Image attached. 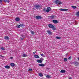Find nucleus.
<instances>
[{
	"label": "nucleus",
	"instance_id": "obj_36",
	"mask_svg": "<svg viewBox=\"0 0 79 79\" xmlns=\"http://www.w3.org/2000/svg\"><path fill=\"white\" fill-rule=\"evenodd\" d=\"M40 55L41 56H44V54H41Z\"/></svg>",
	"mask_w": 79,
	"mask_h": 79
},
{
	"label": "nucleus",
	"instance_id": "obj_31",
	"mask_svg": "<svg viewBox=\"0 0 79 79\" xmlns=\"http://www.w3.org/2000/svg\"><path fill=\"white\" fill-rule=\"evenodd\" d=\"M52 28V29L53 30V31H55V27H54V26H53V27Z\"/></svg>",
	"mask_w": 79,
	"mask_h": 79
},
{
	"label": "nucleus",
	"instance_id": "obj_5",
	"mask_svg": "<svg viewBox=\"0 0 79 79\" xmlns=\"http://www.w3.org/2000/svg\"><path fill=\"white\" fill-rule=\"evenodd\" d=\"M36 19H41L42 17L38 15L36 16Z\"/></svg>",
	"mask_w": 79,
	"mask_h": 79
},
{
	"label": "nucleus",
	"instance_id": "obj_37",
	"mask_svg": "<svg viewBox=\"0 0 79 79\" xmlns=\"http://www.w3.org/2000/svg\"><path fill=\"white\" fill-rule=\"evenodd\" d=\"M2 1H3V0H0V3H2Z\"/></svg>",
	"mask_w": 79,
	"mask_h": 79
},
{
	"label": "nucleus",
	"instance_id": "obj_18",
	"mask_svg": "<svg viewBox=\"0 0 79 79\" xmlns=\"http://www.w3.org/2000/svg\"><path fill=\"white\" fill-rule=\"evenodd\" d=\"M3 1H4V2H7L8 3H10V1H8L7 0H3Z\"/></svg>",
	"mask_w": 79,
	"mask_h": 79
},
{
	"label": "nucleus",
	"instance_id": "obj_22",
	"mask_svg": "<svg viewBox=\"0 0 79 79\" xmlns=\"http://www.w3.org/2000/svg\"><path fill=\"white\" fill-rule=\"evenodd\" d=\"M54 17L55 16L54 15H52L50 17V18H51V19H53Z\"/></svg>",
	"mask_w": 79,
	"mask_h": 79
},
{
	"label": "nucleus",
	"instance_id": "obj_19",
	"mask_svg": "<svg viewBox=\"0 0 79 79\" xmlns=\"http://www.w3.org/2000/svg\"><path fill=\"white\" fill-rule=\"evenodd\" d=\"M76 15L78 17H79V11L77 12L76 14Z\"/></svg>",
	"mask_w": 79,
	"mask_h": 79
},
{
	"label": "nucleus",
	"instance_id": "obj_42",
	"mask_svg": "<svg viewBox=\"0 0 79 79\" xmlns=\"http://www.w3.org/2000/svg\"><path fill=\"white\" fill-rule=\"evenodd\" d=\"M33 9H35V8H33Z\"/></svg>",
	"mask_w": 79,
	"mask_h": 79
},
{
	"label": "nucleus",
	"instance_id": "obj_32",
	"mask_svg": "<svg viewBox=\"0 0 79 79\" xmlns=\"http://www.w3.org/2000/svg\"><path fill=\"white\" fill-rule=\"evenodd\" d=\"M20 39H21V40H24V38H20Z\"/></svg>",
	"mask_w": 79,
	"mask_h": 79
},
{
	"label": "nucleus",
	"instance_id": "obj_26",
	"mask_svg": "<svg viewBox=\"0 0 79 79\" xmlns=\"http://www.w3.org/2000/svg\"><path fill=\"white\" fill-rule=\"evenodd\" d=\"M46 77L47 78H50V76L49 75H47L46 76Z\"/></svg>",
	"mask_w": 79,
	"mask_h": 79
},
{
	"label": "nucleus",
	"instance_id": "obj_14",
	"mask_svg": "<svg viewBox=\"0 0 79 79\" xmlns=\"http://www.w3.org/2000/svg\"><path fill=\"white\" fill-rule=\"evenodd\" d=\"M20 20V19L19 17H17L15 19V21H19Z\"/></svg>",
	"mask_w": 79,
	"mask_h": 79
},
{
	"label": "nucleus",
	"instance_id": "obj_11",
	"mask_svg": "<svg viewBox=\"0 0 79 79\" xmlns=\"http://www.w3.org/2000/svg\"><path fill=\"white\" fill-rule=\"evenodd\" d=\"M53 25L52 24H49L48 25V26L50 28H52L53 27Z\"/></svg>",
	"mask_w": 79,
	"mask_h": 79
},
{
	"label": "nucleus",
	"instance_id": "obj_41",
	"mask_svg": "<svg viewBox=\"0 0 79 79\" xmlns=\"http://www.w3.org/2000/svg\"><path fill=\"white\" fill-rule=\"evenodd\" d=\"M78 60H79V57L78 58Z\"/></svg>",
	"mask_w": 79,
	"mask_h": 79
},
{
	"label": "nucleus",
	"instance_id": "obj_35",
	"mask_svg": "<svg viewBox=\"0 0 79 79\" xmlns=\"http://www.w3.org/2000/svg\"><path fill=\"white\" fill-rule=\"evenodd\" d=\"M29 71H32V70L31 69H29Z\"/></svg>",
	"mask_w": 79,
	"mask_h": 79
},
{
	"label": "nucleus",
	"instance_id": "obj_39",
	"mask_svg": "<svg viewBox=\"0 0 79 79\" xmlns=\"http://www.w3.org/2000/svg\"><path fill=\"white\" fill-rule=\"evenodd\" d=\"M10 59H13V57H10Z\"/></svg>",
	"mask_w": 79,
	"mask_h": 79
},
{
	"label": "nucleus",
	"instance_id": "obj_23",
	"mask_svg": "<svg viewBox=\"0 0 79 79\" xmlns=\"http://www.w3.org/2000/svg\"><path fill=\"white\" fill-rule=\"evenodd\" d=\"M39 75L40 76V77H42V76H43V74H42V73H40L39 74Z\"/></svg>",
	"mask_w": 79,
	"mask_h": 79
},
{
	"label": "nucleus",
	"instance_id": "obj_24",
	"mask_svg": "<svg viewBox=\"0 0 79 79\" xmlns=\"http://www.w3.org/2000/svg\"><path fill=\"white\" fill-rule=\"evenodd\" d=\"M31 34H32V35H33L35 33L34 31H31Z\"/></svg>",
	"mask_w": 79,
	"mask_h": 79
},
{
	"label": "nucleus",
	"instance_id": "obj_27",
	"mask_svg": "<svg viewBox=\"0 0 79 79\" xmlns=\"http://www.w3.org/2000/svg\"><path fill=\"white\" fill-rule=\"evenodd\" d=\"M20 27H21V26H20V25H17V27L18 28H19Z\"/></svg>",
	"mask_w": 79,
	"mask_h": 79
},
{
	"label": "nucleus",
	"instance_id": "obj_43",
	"mask_svg": "<svg viewBox=\"0 0 79 79\" xmlns=\"http://www.w3.org/2000/svg\"><path fill=\"white\" fill-rule=\"evenodd\" d=\"M43 10L44 11L45 10V9H44Z\"/></svg>",
	"mask_w": 79,
	"mask_h": 79
},
{
	"label": "nucleus",
	"instance_id": "obj_2",
	"mask_svg": "<svg viewBox=\"0 0 79 79\" xmlns=\"http://www.w3.org/2000/svg\"><path fill=\"white\" fill-rule=\"evenodd\" d=\"M34 7H35V8H36V9H40V8H41L40 6L37 4H36L35 5Z\"/></svg>",
	"mask_w": 79,
	"mask_h": 79
},
{
	"label": "nucleus",
	"instance_id": "obj_38",
	"mask_svg": "<svg viewBox=\"0 0 79 79\" xmlns=\"http://www.w3.org/2000/svg\"><path fill=\"white\" fill-rule=\"evenodd\" d=\"M35 53H36V52H33V54H35Z\"/></svg>",
	"mask_w": 79,
	"mask_h": 79
},
{
	"label": "nucleus",
	"instance_id": "obj_10",
	"mask_svg": "<svg viewBox=\"0 0 79 79\" xmlns=\"http://www.w3.org/2000/svg\"><path fill=\"white\" fill-rule=\"evenodd\" d=\"M60 73H66V71H65V70L62 69L60 71Z\"/></svg>",
	"mask_w": 79,
	"mask_h": 79
},
{
	"label": "nucleus",
	"instance_id": "obj_20",
	"mask_svg": "<svg viewBox=\"0 0 79 79\" xmlns=\"http://www.w3.org/2000/svg\"><path fill=\"white\" fill-rule=\"evenodd\" d=\"M71 7L72 8H73L74 9H76V8H77V7H76V6H72Z\"/></svg>",
	"mask_w": 79,
	"mask_h": 79
},
{
	"label": "nucleus",
	"instance_id": "obj_9",
	"mask_svg": "<svg viewBox=\"0 0 79 79\" xmlns=\"http://www.w3.org/2000/svg\"><path fill=\"white\" fill-rule=\"evenodd\" d=\"M60 11H68V9H60Z\"/></svg>",
	"mask_w": 79,
	"mask_h": 79
},
{
	"label": "nucleus",
	"instance_id": "obj_8",
	"mask_svg": "<svg viewBox=\"0 0 79 79\" xmlns=\"http://www.w3.org/2000/svg\"><path fill=\"white\" fill-rule=\"evenodd\" d=\"M47 32H48V34L49 35H52V33L51 32V31L50 30H48L47 31Z\"/></svg>",
	"mask_w": 79,
	"mask_h": 79
},
{
	"label": "nucleus",
	"instance_id": "obj_28",
	"mask_svg": "<svg viewBox=\"0 0 79 79\" xmlns=\"http://www.w3.org/2000/svg\"><path fill=\"white\" fill-rule=\"evenodd\" d=\"M1 48L2 50H5V49L4 48H3V47H1Z\"/></svg>",
	"mask_w": 79,
	"mask_h": 79
},
{
	"label": "nucleus",
	"instance_id": "obj_34",
	"mask_svg": "<svg viewBox=\"0 0 79 79\" xmlns=\"http://www.w3.org/2000/svg\"><path fill=\"white\" fill-rule=\"evenodd\" d=\"M0 56H1V57H2V58H3L4 57V56H2L1 55H0Z\"/></svg>",
	"mask_w": 79,
	"mask_h": 79
},
{
	"label": "nucleus",
	"instance_id": "obj_1",
	"mask_svg": "<svg viewBox=\"0 0 79 79\" xmlns=\"http://www.w3.org/2000/svg\"><path fill=\"white\" fill-rule=\"evenodd\" d=\"M55 3H56V4L57 5H61L62 4V2H61L59 0H56L55 1Z\"/></svg>",
	"mask_w": 79,
	"mask_h": 79
},
{
	"label": "nucleus",
	"instance_id": "obj_44",
	"mask_svg": "<svg viewBox=\"0 0 79 79\" xmlns=\"http://www.w3.org/2000/svg\"><path fill=\"white\" fill-rule=\"evenodd\" d=\"M1 42V41H0V43Z\"/></svg>",
	"mask_w": 79,
	"mask_h": 79
},
{
	"label": "nucleus",
	"instance_id": "obj_21",
	"mask_svg": "<svg viewBox=\"0 0 79 79\" xmlns=\"http://www.w3.org/2000/svg\"><path fill=\"white\" fill-rule=\"evenodd\" d=\"M22 56H23V57H26V56H27V55L25 54H23V55Z\"/></svg>",
	"mask_w": 79,
	"mask_h": 79
},
{
	"label": "nucleus",
	"instance_id": "obj_13",
	"mask_svg": "<svg viewBox=\"0 0 79 79\" xmlns=\"http://www.w3.org/2000/svg\"><path fill=\"white\" fill-rule=\"evenodd\" d=\"M4 39H7V40H9V39H10V38H9V37H8V36H6L4 37Z\"/></svg>",
	"mask_w": 79,
	"mask_h": 79
},
{
	"label": "nucleus",
	"instance_id": "obj_17",
	"mask_svg": "<svg viewBox=\"0 0 79 79\" xmlns=\"http://www.w3.org/2000/svg\"><path fill=\"white\" fill-rule=\"evenodd\" d=\"M15 64L14 63H10V66H12V67H14V66H15Z\"/></svg>",
	"mask_w": 79,
	"mask_h": 79
},
{
	"label": "nucleus",
	"instance_id": "obj_30",
	"mask_svg": "<svg viewBox=\"0 0 79 79\" xmlns=\"http://www.w3.org/2000/svg\"><path fill=\"white\" fill-rule=\"evenodd\" d=\"M20 26L21 27H23V26H24V24H20Z\"/></svg>",
	"mask_w": 79,
	"mask_h": 79
},
{
	"label": "nucleus",
	"instance_id": "obj_40",
	"mask_svg": "<svg viewBox=\"0 0 79 79\" xmlns=\"http://www.w3.org/2000/svg\"><path fill=\"white\" fill-rule=\"evenodd\" d=\"M69 79H72V78L71 77H70L69 78Z\"/></svg>",
	"mask_w": 79,
	"mask_h": 79
},
{
	"label": "nucleus",
	"instance_id": "obj_4",
	"mask_svg": "<svg viewBox=\"0 0 79 79\" xmlns=\"http://www.w3.org/2000/svg\"><path fill=\"white\" fill-rule=\"evenodd\" d=\"M51 10V8H50L49 7H48L47 8V9L46 10V13H48V12H50V11Z\"/></svg>",
	"mask_w": 79,
	"mask_h": 79
},
{
	"label": "nucleus",
	"instance_id": "obj_7",
	"mask_svg": "<svg viewBox=\"0 0 79 79\" xmlns=\"http://www.w3.org/2000/svg\"><path fill=\"white\" fill-rule=\"evenodd\" d=\"M52 22L53 23H55V24H57V23H58V22L56 20H53Z\"/></svg>",
	"mask_w": 79,
	"mask_h": 79
},
{
	"label": "nucleus",
	"instance_id": "obj_16",
	"mask_svg": "<svg viewBox=\"0 0 79 79\" xmlns=\"http://www.w3.org/2000/svg\"><path fill=\"white\" fill-rule=\"evenodd\" d=\"M10 67L8 65L5 66V68H6V69H10Z\"/></svg>",
	"mask_w": 79,
	"mask_h": 79
},
{
	"label": "nucleus",
	"instance_id": "obj_12",
	"mask_svg": "<svg viewBox=\"0 0 79 79\" xmlns=\"http://www.w3.org/2000/svg\"><path fill=\"white\" fill-rule=\"evenodd\" d=\"M39 66H42V67L45 66V64H39Z\"/></svg>",
	"mask_w": 79,
	"mask_h": 79
},
{
	"label": "nucleus",
	"instance_id": "obj_15",
	"mask_svg": "<svg viewBox=\"0 0 79 79\" xmlns=\"http://www.w3.org/2000/svg\"><path fill=\"white\" fill-rule=\"evenodd\" d=\"M34 57L35 58H39V56L38 55H35L34 56Z\"/></svg>",
	"mask_w": 79,
	"mask_h": 79
},
{
	"label": "nucleus",
	"instance_id": "obj_29",
	"mask_svg": "<svg viewBox=\"0 0 79 79\" xmlns=\"http://www.w3.org/2000/svg\"><path fill=\"white\" fill-rule=\"evenodd\" d=\"M64 60L65 61H67L68 60V59H67V58H64Z\"/></svg>",
	"mask_w": 79,
	"mask_h": 79
},
{
	"label": "nucleus",
	"instance_id": "obj_6",
	"mask_svg": "<svg viewBox=\"0 0 79 79\" xmlns=\"http://www.w3.org/2000/svg\"><path fill=\"white\" fill-rule=\"evenodd\" d=\"M73 64H74L76 66H77L79 64V62L77 61L74 62H73Z\"/></svg>",
	"mask_w": 79,
	"mask_h": 79
},
{
	"label": "nucleus",
	"instance_id": "obj_33",
	"mask_svg": "<svg viewBox=\"0 0 79 79\" xmlns=\"http://www.w3.org/2000/svg\"><path fill=\"white\" fill-rule=\"evenodd\" d=\"M71 56H70L68 58V60H71Z\"/></svg>",
	"mask_w": 79,
	"mask_h": 79
},
{
	"label": "nucleus",
	"instance_id": "obj_3",
	"mask_svg": "<svg viewBox=\"0 0 79 79\" xmlns=\"http://www.w3.org/2000/svg\"><path fill=\"white\" fill-rule=\"evenodd\" d=\"M41 60H44V58H41L40 60H37V62H38V63H42V62L43 61Z\"/></svg>",
	"mask_w": 79,
	"mask_h": 79
},
{
	"label": "nucleus",
	"instance_id": "obj_25",
	"mask_svg": "<svg viewBox=\"0 0 79 79\" xmlns=\"http://www.w3.org/2000/svg\"><path fill=\"white\" fill-rule=\"evenodd\" d=\"M56 39H61V37H58V36H56Z\"/></svg>",
	"mask_w": 79,
	"mask_h": 79
}]
</instances>
